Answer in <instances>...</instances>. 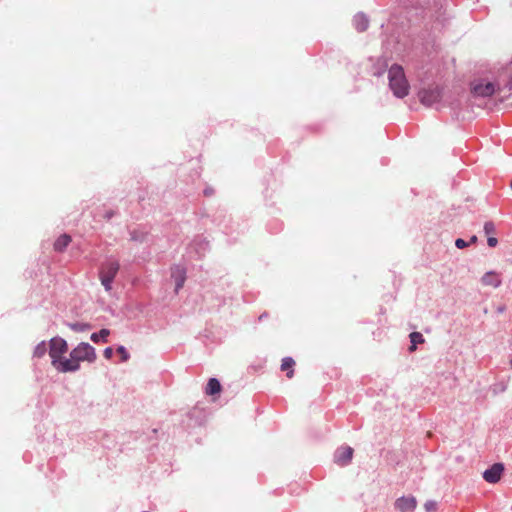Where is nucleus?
I'll return each mask as SVG.
<instances>
[{
  "label": "nucleus",
  "instance_id": "f257e3e1",
  "mask_svg": "<svg viewBox=\"0 0 512 512\" xmlns=\"http://www.w3.org/2000/svg\"><path fill=\"white\" fill-rule=\"evenodd\" d=\"M97 358L96 350L87 342H80L69 353L65 363V373H73L80 370V363H93Z\"/></svg>",
  "mask_w": 512,
  "mask_h": 512
},
{
  "label": "nucleus",
  "instance_id": "f03ea898",
  "mask_svg": "<svg viewBox=\"0 0 512 512\" xmlns=\"http://www.w3.org/2000/svg\"><path fill=\"white\" fill-rule=\"evenodd\" d=\"M68 351V343L65 339L56 336L49 340L48 354L52 367L59 373H65V363L68 357L64 355Z\"/></svg>",
  "mask_w": 512,
  "mask_h": 512
},
{
  "label": "nucleus",
  "instance_id": "7ed1b4c3",
  "mask_svg": "<svg viewBox=\"0 0 512 512\" xmlns=\"http://www.w3.org/2000/svg\"><path fill=\"white\" fill-rule=\"evenodd\" d=\"M389 88L397 98H404L409 94L410 85L400 65H392L388 70Z\"/></svg>",
  "mask_w": 512,
  "mask_h": 512
},
{
  "label": "nucleus",
  "instance_id": "20e7f679",
  "mask_svg": "<svg viewBox=\"0 0 512 512\" xmlns=\"http://www.w3.org/2000/svg\"><path fill=\"white\" fill-rule=\"evenodd\" d=\"M119 270V263L116 260L109 259L103 263L100 269V280L107 292L112 290V283Z\"/></svg>",
  "mask_w": 512,
  "mask_h": 512
},
{
  "label": "nucleus",
  "instance_id": "39448f33",
  "mask_svg": "<svg viewBox=\"0 0 512 512\" xmlns=\"http://www.w3.org/2000/svg\"><path fill=\"white\" fill-rule=\"evenodd\" d=\"M500 83L486 78L475 80L471 85L472 93L480 97H489L499 89Z\"/></svg>",
  "mask_w": 512,
  "mask_h": 512
},
{
  "label": "nucleus",
  "instance_id": "423d86ee",
  "mask_svg": "<svg viewBox=\"0 0 512 512\" xmlns=\"http://www.w3.org/2000/svg\"><path fill=\"white\" fill-rule=\"evenodd\" d=\"M441 97L442 90L437 86L423 89L419 93L421 103L427 107H433L438 104Z\"/></svg>",
  "mask_w": 512,
  "mask_h": 512
},
{
  "label": "nucleus",
  "instance_id": "0eeeda50",
  "mask_svg": "<svg viewBox=\"0 0 512 512\" xmlns=\"http://www.w3.org/2000/svg\"><path fill=\"white\" fill-rule=\"evenodd\" d=\"M503 472L504 465L502 463H495L483 472V478L486 482L494 484L500 481Z\"/></svg>",
  "mask_w": 512,
  "mask_h": 512
},
{
  "label": "nucleus",
  "instance_id": "6e6552de",
  "mask_svg": "<svg viewBox=\"0 0 512 512\" xmlns=\"http://www.w3.org/2000/svg\"><path fill=\"white\" fill-rule=\"evenodd\" d=\"M353 457V449L350 446H342L334 453V461L340 466L349 464Z\"/></svg>",
  "mask_w": 512,
  "mask_h": 512
},
{
  "label": "nucleus",
  "instance_id": "1a4fd4ad",
  "mask_svg": "<svg viewBox=\"0 0 512 512\" xmlns=\"http://www.w3.org/2000/svg\"><path fill=\"white\" fill-rule=\"evenodd\" d=\"M395 507L400 512H413L417 507V500L414 496H403L396 500Z\"/></svg>",
  "mask_w": 512,
  "mask_h": 512
},
{
  "label": "nucleus",
  "instance_id": "9d476101",
  "mask_svg": "<svg viewBox=\"0 0 512 512\" xmlns=\"http://www.w3.org/2000/svg\"><path fill=\"white\" fill-rule=\"evenodd\" d=\"M171 277L175 281V291L178 292L184 285L186 280V270L180 265H176L171 269Z\"/></svg>",
  "mask_w": 512,
  "mask_h": 512
},
{
  "label": "nucleus",
  "instance_id": "9b49d317",
  "mask_svg": "<svg viewBox=\"0 0 512 512\" xmlns=\"http://www.w3.org/2000/svg\"><path fill=\"white\" fill-rule=\"evenodd\" d=\"M481 282L484 286H491L493 288H498L502 283V279H501L500 274H498L497 272L488 271L481 278Z\"/></svg>",
  "mask_w": 512,
  "mask_h": 512
},
{
  "label": "nucleus",
  "instance_id": "f8f14e48",
  "mask_svg": "<svg viewBox=\"0 0 512 512\" xmlns=\"http://www.w3.org/2000/svg\"><path fill=\"white\" fill-rule=\"evenodd\" d=\"M353 24L356 30L362 32L368 28V18L364 13H358L354 16Z\"/></svg>",
  "mask_w": 512,
  "mask_h": 512
},
{
  "label": "nucleus",
  "instance_id": "ddd939ff",
  "mask_svg": "<svg viewBox=\"0 0 512 512\" xmlns=\"http://www.w3.org/2000/svg\"><path fill=\"white\" fill-rule=\"evenodd\" d=\"M110 335V330L103 328L99 332L92 333L90 339L94 343L98 342H107L108 336Z\"/></svg>",
  "mask_w": 512,
  "mask_h": 512
},
{
  "label": "nucleus",
  "instance_id": "4468645a",
  "mask_svg": "<svg viewBox=\"0 0 512 512\" xmlns=\"http://www.w3.org/2000/svg\"><path fill=\"white\" fill-rule=\"evenodd\" d=\"M221 391V384L216 378H210L207 386H206V393L208 395H214Z\"/></svg>",
  "mask_w": 512,
  "mask_h": 512
},
{
  "label": "nucleus",
  "instance_id": "2eb2a0df",
  "mask_svg": "<svg viewBox=\"0 0 512 512\" xmlns=\"http://www.w3.org/2000/svg\"><path fill=\"white\" fill-rule=\"evenodd\" d=\"M70 241H71L70 236L67 235V234H63L60 237H58L57 240L55 241L54 249L56 251L61 252V251H63L68 246Z\"/></svg>",
  "mask_w": 512,
  "mask_h": 512
},
{
  "label": "nucleus",
  "instance_id": "dca6fc26",
  "mask_svg": "<svg viewBox=\"0 0 512 512\" xmlns=\"http://www.w3.org/2000/svg\"><path fill=\"white\" fill-rule=\"evenodd\" d=\"M294 364H295V362H294V360L291 357H285L282 360L281 370L282 371H287V377L288 378H292V376L294 374V371H293Z\"/></svg>",
  "mask_w": 512,
  "mask_h": 512
},
{
  "label": "nucleus",
  "instance_id": "f3484780",
  "mask_svg": "<svg viewBox=\"0 0 512 512\" xmlns=\"http://www.w3.org/2000/svg\"><path fill=\"white\" fill-rule=\"evenodd\" d=\"M48 350H49V345L47 346L45 341H41L35 346V348L33 350V357L34 358H42L46 355Z\"/></svg>",
  "mask_w": 512,
  "mask_h": 512
},
{
  "label": "nucleus",
  "instance_id": "a211bd4d",
  "mask_svg": "<svg viewBox=\"0 0 512 512\" xmlns=\"http://www.w3.org/2000/svg\"><path fill=\"white\" fill-rule=\"evenodd\" d=\"M410 341H411V347L409 348L410 351H415L417 344H421L424 342V337L419 332H412L410 335Z\"/></svg>",
  "mask_w": 512,
  "mask_h": 512
},
{
  "label": "nucleus",
  "instance_id": "6ab92c4d",
  "mask_svg": "<svg viewBox=\"0 0 512 512\" xmlns=\"http://www.w3.org/2000/svg\"><path fill=\"white\" fill-rule=\"evenodd\" d=\"M68 327L75 332H85L91 329V325L84 322L69 323Z\"/></svg>",
  "mask_w": 512,
  "mask_h": 512
},
{
  "label": "nucleus",
  "instance_id": "aec40b11",
  "mask_svg": "<svg viewBox=\"0 0 512 512\" xmlns=\"http://www.w3.org/2000/svg\"><path fill=\"white\" fill-rule=\"evenodd\" d=\"M424 508L426 512H434L437 509V503L433 500H428L424 504Z\"/></svg>",
  "mask_w": 512,
  "mask_h": 512
},
{
  "label": "nucleus",
  "instance_id": "412c9836",
  "mask_svg": "<svg viewBox=\"0 0 512 512\" xmlns=\"http://www.w3.org/2000/svg\"><path fill=\"white\" fill-rule=\"evenodd\" d=\"M484 232L490 235L495 232V226L492 222L488 221L484 224Z\"/></svg>",
  "mask_w": 512,
  "mask_h": 512
},
{
  "label": "nucleus",
  "instance_id": "4be33fe9",
  "mask_svg": "<svg viewBox=\"0 0 512 512\" xmlns=\"http://www.w3.org/2000/svg\"><path fill=\"white\" fill-rule=\"evenodd\" d=\"M117 351L121 354L123 361H127L129 359L130 355L124 346H119L117 348Z\"/></svg>",
  "mask_w": 512,
  "mask_h": 512
},
{
  "label": "nucleus",
  "instance_id": "5701e85b",
  "mask_svg": "<svg viewBox=\"0 0 512 512\" xmlns=\"http://www.w3.org/2000/svg\"><path fill=\"white\" fill-rule=\"evenodd\" d=\"M468 243L461 239V238H458L456 241H455V246L459 249H463L465 247H467Z\"/></svg>",
  "mask_w": 512,
  "mask_h": 512
},
{
  "label": "nucleus",
  "instance_id": "b1692460",
  "mask_svg": "<svg viewBox=\"0 0 512 512\" xmlns=\"http://www.w3.org/2000/svg\"><path fill=\"white\" fill-rule=\"evenodd\" d=\"M103 354L106 359H110L113 355V349L111 347H107V348H105Z\"/></svg>",
  "mask_w": 512,
  "mask_h": 512
},
{
  "label": "nucleus",
  "instance_id": "393cba45",
  "mask_svg": "<svg viewBox=\"0 0 512 512\" xmlns=\"http://www.w3.org/2000/svg\"><path fill=\"white\" fill-rule=\"evenodd\" d=\"M497 243H498V240L495 237H488L487 244L490 247H495L497 245Z\"/></svg>",
  "mask_w": 512,
  "mask_h": 512
},
{
  "label": "nucleus",
  "instance_id": "a878e982",
  "mask_svg": "<svg viewBox=\"0 0 512 512\" xmlns=\"http://www.w3.org/2000/svg\"><path fill=\"white\" fill-rule=\"evenodd\" d=\"M506 389V386L504 384L496 385L494 388V392H503Z\"/></svg>",
  "mask_w": 512,
  "mask_h": 512
},
{
  "label": "nucleus",
  "instance_id": "bb28decb",
  "mask_svg": "<svg viewBox=\"0 0 512 512\" xmlns=\"http://www.w3.org/2000/svg\"><path fill=\"white\" fill-rule=\"evenodd\" d=\"M382 72H383V71H382L381 69H375V70L373 71L374 75H377V76H380V75L382 74Z\"/></svg>",
  "mask_w": 512,
  "mask_h": 512
},
{
  "label": "nucleus",
  "instance_id": "cd10ccee",
  "mask_svg": "<svg viewBox=\"0 0 512 512\" xmlns=\"http://www.w3.org/2000/svg\"><path fill=\"white\" fill-rule=\"evenodd\" d=\"M477 241V237L476 236H472L471 239H470V242L471 243H475Z\"/></svg>",
  "mask_w": 512,
  "mask_h": 512
},
{
  "label": "nucleus",
  "instance_id": "c85d7f7f",
  "mask_svg": "<svg viewBox=\"0 0 512 512\" xmlns=\"http://www.w3.org/2000/svg\"><path fill=\"white\" fill-rule=\"evenodd\" d=\"M382 67H383V68H386V67H387V63H386V61H385V60H383V62H382Z\"/></svg>",
  "mask_w": 512,
  "mask_h": 512
},
{
  "label": "nucleus",
  "instance_id": "c756f323",
  "mask_svg": "<svg viewBox=\"0 0 512 512\" xmlns=\"http://www.w3.org/2000/svg\"><path fill=\"white\" fill-rule=\"evenodd\" d=\"M509 363H510V366H511V368H512V354H511V357H510Z\"/></svg>",
  "mask_w": 512,
  "mask_h": 512
}]
</instances>
